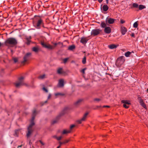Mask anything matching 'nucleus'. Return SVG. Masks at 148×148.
<instances>
[{
	"label": "nucleus",
	"instance_id": "nucleus-19",
	"mask_svg": "<svg viewBox=\"0 0 148 148\" xmlns=\"http://www.w3.org/2000/svg\"><path fill=\"white\" fill-rule=\"evenodd\" d=\"M57 73L60 74H63L64 73V72L63 71L62 68H59L57 70Z\"/></svg>",
	"mask_w": 148,
	"mask_h": 148
},
{
	"label": "nucleus",
	"instance_id": "nucleus-35",
	"mask_svg": "<svg viewBox=\"0 0 148 148\" xmlns=\"http://www.w3.org/2000/svg\"><path fill=\"white\" fill-rule=\"evenodd\" d=\"M18 130H15V134H14V136H18V135H17V133H18Z\"/></svg>",
	"mask_w": 148,
	"mask_h": 148
},
{
	"label": "nucleus",
	"instance_id": "nucleus-27",
	"mask_svg": "<svg viewBox=\"0 0 148 148\" xmlns=\"http://www.w3.org/2000/svg\"><path fill=\"white\" fill-rule=\"evenodd\" d=\"M131 53L130 52L128 51L125 53V56L126 57H129V56L130 55Z\"/></svg>",
	"mask_w": 148,
	"mask_h": 148
},
{
	"label": "nucleus",
	"instance_id": "nucleus-47",
	"mask_svg": "<svg viewBox=\"0 0 148 148\" xmlns=\"http://www.w3.org/2000/svg\"><path fill=\"white\" fill-rule=\"evenodd\" d=\"M47 102V101H46L43 103H42V106L43 105L44 103H46Z\"/></svg>",
	"mask_w": 148,
	"mask_h": 148
},
{
	"label": "nucleus",
	"instance_id": "nucleus-28",
	"mask_svg": "<svg viewBox=\"0 0 148 148\" xmlns=\"http://www.w3.org/2000/svg\"><path fill=\"white\" fill-rule=\"evenodd\" d=\"M138 5L136 3H134L132 4V6L134 8H138Z\"/></svg>",
	"mask_w": 148,
	"mask_h": 148
},
{
	"label": "nucleus",
	"instance_id": "nucleus-16",
	"mask_svg": "<svg viewBox=\"0 0 148 148\" xmlns=\"http://www.w3.org/2000/svg\"><path fill=\"white\" fill-rule=\"evenodd\" d=\"M104 32L107 34H109L111 32V29L109 27H106L104 29Z\"/></svg>",
	"mask_w": 148,
	"mask_h": 148
},
{
	"label": "nucleus",
	"instance_id": "nucleus-10",
	"mask_svg": "<svg viewBox=\"0 0 148 148\" xmlns=\"http://www.w3.org/2000/svg\"><path fill=\"white\" fill-rule=\"evenodd\" d=\"M75 126V125H71L70 127V129L67 130H64L63 131L62 134H65L70 133L71 131V130Z\"/></svg>",
	"mask_w": 148,
	"mask_h": 148
},
{
	"label": "nucleus",
	"instance_id": "nucleus-14",
	"mask_svg": "<svg viewBox=\"0 0 148 148\" xmlns=\"http://www.w3.org/2000/svg\"><path fill=\"white\" fill-rule=\"evenodd\" d=\"M138 100L139 102L141 105L144 108H146V106L145 104L144 103L143 100L140 97H139L138 98Z\"/></svg>",
	"mask_w": 148,
	"mask_h": 148
},
{
	"label": "nucleus",
	"instance_id": "nucleus-40",
	"mask_svg": "<svg viewBox=\"0 0 148 148\" xmlns=\"http://www.w3.org/2000/svg\"><path fill=\"white\" fill-rule=\"evenodd\" d=\"M62 138V137L61 136H59V137H57V139L58 140H60Z\"/></svg>",
	"mask_w": 148,
	"mask_h": 148
},
{
	"label": "nucleus",
	"instance_id": "nucleus-43",
	"mask_svg": "<svg viewBox=\"0 0 148 148\" xmlns=\"http://www.w3.org/2000/svg\"><path fill=\"white\" fill-rule=\"evenodd\" d=\"M31 40L27 41L26 43L27 45H29L30 44Z\"/></svg>",
	"mask_w": 148,
	"mask_h": 148
},
{
	"label": "nucleus",
	"instance_id": "nucleus-20",
	"mask_svg": "<svg viewBox=\"0 0 148 148\" xmlns=\"http://www.w3.org/2000/svg\"><path fill=\"white\" fill-rule=\"evenodd\" d=\"M121 102L122 103L128 105L130 104V101L127 100H122L121 101Z\"/></svg>",
	"mask_w": 148,
	"mask_h": 148
},
{
	"label": "nucleus",
	"instance_id": "nucleus-3",
	"mask_svg": "<svg viewBox=\"0 0 148 148\" xmlns=\"http://www.w3.org/2000/svg\"><path fill=\"white\" fill-rule=\"evenodd\" d=\"M24 77H21L18 79V81L14 83L15 86L17 88H18L20 86L24 84L23 82V79Z\"/></svg>",
	"mask_w": 148,
	"mask_h": 148
},
{
	"label": "nucleus",
	"instance_id": "nucleus-15",
	"mask_svg": "<svg viewBox=\"0 0 148 148\" xmlns=\"http://www.w3.org/2000/svg\"><path fill=\"white\" fill-rule=\"evenodd\" d=\"M88 40V39L86 37H83L81 38L80 42L83 44H85Z\"/></svg>",
	"mask_w": 148,
	"mask_h": 148
},
{
	"label": "nucleus",
	"instance_id": "nucleus-51",
	"mask_svg": "<svg viewBox=\"0 0 148 148\" xmlns=\"http://www.w3.org/2000/svg\"><path fill=\"white\" fill-rule=\"evenodd\" d=\"M57 137H57L56 136V135H55V136H53V137L54 138H56V139H57Z\"/></svg>",
	"mask_w": 148,
	"mask_h": 148
},
{
	"label": "nucleus",
	"instance_id": "nucleus-56",
	"mask_svg": "<svg viewBox=\"0 0 148 148\" xmlns=\"http://www.w3.org/2000/svg\"><path fill=\"white\" fill-rule=\"evenodd\" d=\"M60 147V145H59V146H58L57 148H59Z\"/></svg>",
	"mask_w": 148,
	"mask_h": 148
},
{
	"label": "nucleus",
	"instance_id": "nucleus-46",
	"mask_svg": "<svg viewBox=\"0 0 148 148\" xmlns=\"http://www.w3.org/2000/svg\"><path fill=\"white\" fill-rule=\"evenodd\" d=\"M39 142L42 145H44V143L43 142H42L41 140H40Z\"/></svg>",
	"mask_w": 148,
	"mask_h": 148
},
{
	"label": "nucleus",
	"instance_id": "nucleus-36",
	"mask_svg": "<svg viewBox=\"0 0 148 148\" xmlns=\"http://www.w3.org/2000/svg\"><path fill=\"white\" fill-rule=\"evenodd\" d=\"M86 69V68H84L83 69L81 70V72L82 73H85V70Z\"/></svg>",
	"mask_w": 148,
	"mask_h": 148
},
{
	"label": "nucleus",
	"instance_id": "nucleus-17",
	"mask_svg": "<svg viewBox=\"0 0 148 148\" xmlns=\"http://www.w3.org/2000/svg\"><path fill=\"white\" fill-rule=\"evenodd\" d=\"M127 32L126 28L122 26L121 27V32L122 35H124Z\"/></svg>",
	"mask_w": 148,
	"mask_h": 148
},
{
	"label": "nucleus",
	"instance_id": "nucleus-58",
	"mask_svg": "<svg viewBox=\"0 0 148 148\" xmlns=\"http://www.w3.org/2000/svg\"><path fill=\"white\" fill-rule=\"evenodd\" d=\"M147 90L148 91V89H147Z\"/></svg>",
	"mask_w": 148,
	"mask_h": 148
},
{
	"label": "nucleus",
	"instance_id": "nucleus-5",
	"mask_svg": "<svg viewBox=\"0 0 148 148\" xmlns=\"http://www.w3.org/2000/svg\"><path fill=\"white\" fill-rule=\"evenodd\" d=\"M7 43L10 45H15L17 43L16 40L14 38H8L6 41Z\"/></svg>",
	"mask_w": 148,
	"mask_h": 148
},
{
	"label": "nucleus",
	"instance_id": "nucleus-29",
	"mask_svg": "<svg viewBox=\"0 0 148 148\" xmlns=\"http://www.w3.org/2000/svg\"><path fill=\"white\" fill-rule=\"evenodd\" d=\"M55 95L56 96L58 95L63 96L64 94L63 93H61L60 92H58L55 93Z\"/></svg>",
	"mask_w": 148,
	"mask_h": 148
},
{
	"label": "nucleus",
	"instance_id": "nucleus-44",
	"mask_svg": "<svg viewBox=\"0 0 148 148\" xmlns=\"http://www.w3.org/2000/svg\"><path fill=\"white\" fill-rule=\"evenodd\" d=\"M51 94H49L48 97V98H47L48 99H49L51 97Z\"/></svg>",
	"mask_w": 148,
	"mask_h": 148
},
{
	"label": "nucleus",
	"instance_id": "nucleus-39",
	"mask_svg": "<svg viewBox=\"0 0 148 148\" xmlns=\"http://www.w3.org/2000/svg\"><path fill=\"white\" fill-rule=\"evenodd\" d=\"M94 100L95 101H99L101 100V99H100L99 98H95L94 99Z\"/></svg>",
	"mask_w": 148,
	"mask_h": 148
},
{
	"label": "nucleus",
	"instance_id": "nucleus-8",
	"mask_svg": "<svg viewBox=\"0 0 148 148\" xmlns=\"http://www.w3.org/2000/svg\"><path fill=\"white\" fill-rule=\"evenodd\" d=\"M101 30L99 29H94L92 30L91 34L94 36H96L99 34Z\"/></svg>",
	"mask_w": 148,
	"mask_h": 148
},
{
	"label": "nucleus",
	"instance_id": "nucleus-21",
	"mask_svg": "<svg viewBox=\"0 0 148 148\" xmlns=\"http://www.w3.org/2000/svg\"><path fill=\"white\" fill-rule=\"evenodd\" d=\"M82 99H79L77 100L76 102H75L74 103V105L76 106H77L79 105L81 103L82 101Z\"/></svg>",
	"mask_w": 148,
	"mask_h": 148
},
{
	"label": "nucleus",
	"instance_id": "nucleus-13",
	"mask_svg": "<svg viewBox=\"0 0 148 148\" xmlns=\"http://www.w3.org/2000/svg\"><path fill=\"white\" fill-rule=\"evenodd\" d=\"M102 5H101V11L102 12L107 11L109 9V8L107 5H104L102 7Z\"/></svg>",
	"mask_w": 148,
	"mask_h": 148
},
{
	"label": "nucleus",
	"instance_id": "nucleus-26",
	"mask_svg": "<svg viewBox=\"0 0 148 148\" xmlns=\"http://www.w3.org/2000/svg\"><path fill=\"white\" fill-rule=\"evenodd\" d=\"M32 50L36 52H37L38 51V48L36 47H34L32 48Z\"/></svg>",
	"mask_w": 148,
	"mask_h": 148
},
{
	"label": "nucleus",
	"instance_id": "nucleus-48",
	"mask_svg": "<svg viewBox=\"0 0 148 148\" xmlns=\"http://www.w3.org/2000/svg\"><path fill=\"white\" fill-rule=\"evenodd\" d=\"M103 108H105V107L109 108V107H110V106H103Z\"/></svg>",
	"mask_w": 148,
	"mask_h": 148
},
{
	"label": "nucleus",
	"instance_id": "nucleus-11",
	"mask_svg": "<svg viewBox=\"0 0 148 148\" xmlns=\"http://www.w3.org/2000/svg\"><path fill=\"white\" fill-rule=\"evenodd\" d=\"M31 54L30 53H27L24 56L23 58V60L22 62V63H25V62H27L29 59Z\"/></svg>",
	"mask_w": 148,
	"mask_h": 148
},
{
	"label": "nucleus",
	"instance_id": "nucleus-45",
	"mask_svg": "<svg viewBox=\"0 0 148 148\" xmlns=\"http://www.w3.org/2000/svg\"><path fill=\"white\" fill-rule=\"evenodd\" d=\"M69 141L68 140H66L64 142V143L65 144L68 143Z\"/></svg>",
	"mask_w": 148,
	"mask_h": 148
},
{
	"label": "nucleus",
	"instance_id": "nucleus-32",
	"mask_svg": "<svg viewBox=\"0 0 148 148\" xmlns=\"http://www.w3.org/2000/svg\"><path fill=\"white\" fill-rule=\"evenodd\" d=\"M45 74H44V75H41L39 77V79H43L45 77Z\"/></svg>",
	"mask_w": 148,
	"mask_h": 148
},
{
	"label": "nucleus",
	"instance_id": "nucleus-42",
	"mask_svg": "<svg viewBox=\"0 0 148 148\" xmlns=\"http://www.w3.org/2000/svg\"><path fill=\"white\" fill-rule=\"evenodd\" d=\"M121 23L123 24V23H125V21L122 19H121Z\"/></svg>",
	"mask_w": 148,
	"mask_h": 148
},
{
	"label": "nucleus",
	"instance_id": "nucleus-1",
	"mask_svg": "<svg viewBox=\"0 0 148 148\" xmlns=\"http://www.w3.org/2000/svg\"><path fill=\"white\" fill-rule=\"evenodd\" d=\"M36 114V111L35 109L33 111L32 117L30 120V123L27 127L28 132L27 134V138L29 137L31 135L33 131V127L35 125L34 120Z\"/></svg>",
	"mask_w": 148,
	"mask_h": 148
},
{
	"label": "nucleus",
	"instance_id": "nucleus-49",
	"mask_svg": "<svg viewBox=\"0 0 148 148\" xmlns=\"http://www.w3.org/2000/svg\"><path fill=\"white\" fill-rule=\"evenodd\" d=\"M103 0H98V1L99 2V3H101L103 1Z\"/></svg>",
	"mask_w": 148,
	"mask_h": 148
},
{
	"label": "nucleus",
	"instance_id": "nucleus-54",
	"mask_svg": "<svg viewBox=\"0 0 148 148\" xmlns=\"http://www.w3.org/2000/svg\"><path fill=\"white\" fill-rule=\"evenodd\" d=\"M22 146V145L18 146V147H21Z\"/></svg>",
	"mask_w": 148,
	"mask_h": 148
},
{
	"label": "nucleus",
	"instance_id": "nucleus-24",
	"mask_svg": "<svg viewBox=\"0 0 148 148\" xmlns=\"http://www.w3.org/2000/svg\"><path fill=\"white\" fill-rule=\"evenodd\" d=\"M106 23H105L104 22H102L101 23V27L102 28H105L107 27L106 26Z\"/></svg>",
	"mask_w": 148,
	"mask_h": 148
},
{
	"label": "nucleus",
	"instance_id": "nucleus-33",
	"mask_svg": "<svg viewBox=\"0 0 148 148\" xmlns=\"http://www.w3.org/2000/svg\"><path fill=\"white\" fill-rule=\"evenodd\" d=\"M31 39V37L30 36L29 37H27L26 38V39L27 41L30 40Z\"/></svg>",
	"mask_w": 148,
	"mask_h": 148
},
{
	"label": "nucleus",
	"instance_id": "nucleus-37",
	"mask_svg": "<svg viewBox=\"0 0 148 148\" xmlns=\"http://www.w3.org/2000/svg\"><path fill=\"white\" fill-rule=\"evenodd\" d=\"M123 106L125 108H129V106H127L126 104H124L123 105Z\"/></svg>",
	"mask_w": 148,
	"mask_h": 148
},
{
	"label": "nucleus",
	"instance_id": "nucleus-31",
	"mask_svg": "<svg viewBox=\"0 0 148 148\" xmlns=\"http://www.w3.org/2000/svg\"><path fill=\"white\" fill-rule=\"evenodd\" d=\"M138 22L137 21L135 22L133 24V27L134 28H136L138 27Z\"/></svg>",
	"mask_w": 148,
	"mask_h": 148
},
{
	"label": "nucleus",
	"instance_id": "nucleus-18",
	"mask_svg": "<svg viewBox=\"0 0 148 148\" xmlns=\"http://www.w3.org/2000/svg\"><path fill=\"white\" fill-rule=\"evenodd\" d=\"M64 80L62 79H61L59 81L58 86L59 87H62L64 85Z\"/></svg>",
	"mask_w": 148,
	"mask_h": 148
},
{
	"label": "nucleus",
	"instance_id": "nucleus-22",
	"mask_svg": "<svg viewBox=\"0 0 148 148\" xmlns=\"http://www.w3.org/2000/svg\"><path fill=\"white\" fill-rule=\"evenodd\" d=\"M117 46L114 44H112L108 46L109 48L111 49H114L117 47Z\"/></svg>",
	"mask_w": 148,
	"mask_h": 148
},
{
	"label": "nucleus",
	"instance_id": "nucleus-6",
	"mask_svg": "<svg viewBox=\"0 0 148 148\" xmlns=\"http://www.w3.org/2000/svg\"><path fill=\"white\" fill-rule=\"evenodd\" d=\"M124 60L123 59V57L121 56L118 58L116 61V65L117 66H120L123 64Z\"/></svg>",
	"mask_w": 148,
	"mask_h": 148
},
{
	"label": "nucleus",
	"instance_id": "nucleus-50",
	"mask_svg": "<svg viewBox=\"0 0 148 148\" xmlns=\"http://www.w3.org/2000/svg\"><path fill=\"white\" fill-rule=\"evenodd\" d=\"M59 144H60V146H61V145H62V144H64V142H59Z\"/></svg>",
	"mask_w": 148,
	"mask_h": 148
},
{
	"label": "nucleus",
	"instance_id": "nucleus-57",
	"mask_svg": "<svg viewBox=\"0 0 148 148\" xmlns=\"http://www.w3.org/2000/svg\"><path fill=\"white\" fill-rule=\"evenodd\" d=\"M1 46V43L0 42V46Z\"/></svg>",
	"mask_w": 148,
	"mask_h": 148
},
{
	"label": "nucleus",
	"instance_id": "nucleus-38",
	"mask_svg": "<svg viewBox=\"0 0 148 148\" xmlns=\"http://www.w3.org/2000/svg\"><path fill=\"white\" fill-rule=\"evenodd\" d=\"M68 58H65V59H64V60H63V62H64V63H65L68 60Z\"/></svg>",
	"mask_w": 148,
	"mask_h": 148
},
{
	"label": "nucleus",
	"instance_id": "nucleus-53",
	"mask_svg": "<svg viewBox=\"0 0 148 148\" xmlns=\"http://www.w3.org/2000/svg\"><path fill=\"white\" fill-rule=\"evenodd\" d=\"M131 36L132 37H134V34H131Z\"/></svg>",
	"mask_w": 148,
	"mask_h": 148
},
{
	"label": "nucleus",
	"instance_id": "nucleus-9",
	"mask_svg": "<svg viewBox=\"0 0 148 148\" xmlns=\"http://www.w3.org/2000/svg\"><path fill=\"white\" fill-rule=\"evenodd\" d=\"M41 44L44 47L50 49H53L55 48L54 46H53L51 45H47L45 44L43 42H41Z\"/></svg>",
	"mask_w": 148,
	"mask_h": 148
},
{
	"label": "nucleus",
	"instance_id": "nucleus-25",
	"mask_svg": "<svg viewBox=\"0 0 148 148\" xmlns=\"http://www.w3.org/2000/svg\"><path fill=\"white\" fill-rule=\"evenodd\" d=\"M138 8L139 10H141L142 9L145 8L146 7L144 5H140L138 6Z\"/></svg>",
	"mask_w": 148,
	"mask_h": 148
},
{
	"label": "nucleus",
	"instance_id": "nucleus-23",
	"mask_svg": "<svg viewBox=\"0 0 148 148\" xmlns=\"http://www.w3.org/2000/svg\"><path fill=\"white\" fill-rule=\"evenodd\" d=\"M75 48V46L74 45H72L69 46L68 47V49L70 50H72Z\"/></svg>",
	"mask_w": 148,
	"mask_h": 148
},
{
	"label": "nucleus",
	"instance_id": "nucleus-4",
	"mask_svg": "<svg viewBox=\"0 0 148 148\" xmlns=\"http://www.w3.org/2000/svg\"><path fill=\"white\" fill-rule=\"evenodd\" d=\"M67 109L68 108H64L62 112L57 116V117L56 118V119L53 121L52 122V124H54L57 123L58 121V120L59 119L60 116L63 115L66 112V111L67 110Z\"/></svg>",
	"mask_w": 148,
	"mask_h": 148
},
{
	"label": "nucleus",
	"instance_id": "nucleus-52",
	"mask_svg": "<svg viewBox=\"0 0 148 148\" xmlns=\"http://www.w3.org/2000/svg\"><path fill=\"white\" fill-rule=\"evenodd\" d=\"M106 3L107 4H108V2H109V1L108 0H106Z\"/></svg>",
	"mask_w": 148,
	"mask_h": 148
},
{
	"label": "nucleus",
	"instance_id": "nucleus-7",
	"mask_svg": "<svg viewBox=\"0 0 148 148\" xmlns=\"http://www.w3.org/2000/svg\"><path fill=\"white\" fill-rule=\"evenodd\" d=\"M88 114V112H87L85 113L81 119L77 120V123L79 124H80L82 123V121H85L87 118V116Z\"/></svg>",
	"mask_w": 148,
	"mask_h": 148
},
{
	"label": "nucleus",
	"instance_id": "nucleus-2",
	"mask_svg": "<svg viewBox=\"0 0 148 148\" xmlns=\"http://www.w3.org/2000/svg\"><path fill=\"white\" fill-rule=\"evenodd\" d=\"M43 24V21L41 19H38L34 20L33 22V26L37 29L40 28V25Z\"/></svg>",
	"mask_w": 148,
	"mask_h": 148
},
{
	"label": "nucleus",
	"instance_id": "nucleus-12",
	"mask_svg": "<svg viewBox=\"0 0 148 148\" xmlns=\"http://www.w3.org/2000/svg\"><path fill=\"white\" fill-rule=\"evenodd\" d=\"M115 19L113 18L107 17L106 19V23L111 24L113 23Z\"/></svg>",
	"mask_w": 148,
	"mask_h": 148
},
{
	"label": "nucleus",
	"instance_id": "nucleus-30",
	"mask_svg": "<svg viewBox=\"0 0 148 148\" xmlns=\"http://www.w3.org/2000/svg\"><path fill=\"white\" fill-rule=\"evenodd\" d=\"M86 57H84L82 59V63L83 64H85L86 63Z\"/></svg>",
	"mask_w": 148,
	"mask_h": 148
},
{
	"label": "nucleus",
	"instance_id": "nucleus-34",
	"mask_svg": "<svg viewBox=\"0 0 148 148\" xmlns=\"http://www.w3.org/2000/svg\"><path fill=\"white\" fill-rule=\"evenodd\" d=\"M43 90L45 91V92H48V90L45 87H44L42 88Z\"/></svg>",
	"mask_w": 148,
	"mask_h": 148
},
{
	"label": "nucleus",
	"instance_id": "nucleus-41",
	"mask_svg": "<svg viewBox=\"0 0 148 148\" xmlns=\"http://www.w3.org/2000/svg\"><path fill=\"white\" fill-rule=\"evenodd\" d=\"M14 62L16 63L17 62L18 59L16 58H14Z\"/></svg>",
	"mask_w": 148,
	"mask_h": 148
},
{
	"label": "nucleus",
	"instance_id": "nucleus-55",
	"mask_svg": "<svg viewBox=\"0 0 148 148\" xmlns=\"http://www.w3.org/2000/svg\"><path fill=\"white\" fill-rule=\"evenodd\" d=\"M57 45V44L56 43H54V45H55V46H56Z\"/></svg>",
	"mask_w": 148,
	"mask_h": 148
}]
</instances>
